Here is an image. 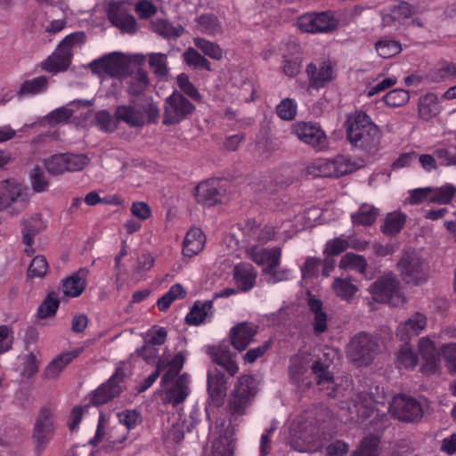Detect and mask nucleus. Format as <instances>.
<instances>
[{"label": "nucleus", "mask_w": 456, "mask_h": 456, "mask_svg": "<svg viewBox=\"0 0 456 456\" xmlns=\"http://www.w3.org/2000/svg\"><path fill=\"white\" fill-rule=\"evenodd\" d=\"M330 362L327 360L322 361L321 358L312 359L307 354L294 355L290 358L289 367V374L290 381L299 388H307L311 386V379L308 377L309 369L314 374L317 384L322 389L331 390L328 393L330 397L336 396V389L333 387L334 378L329 370Z\"/></svg>", "instance_id": "1"}, {"label": "nucleus", "mask_w": 456, "mask_h": 456, "mask_svg": "<svg viewBox=\"0 0 456 456\" xmlns=\"http://www.w3.org/2000/svg\"><path fill=\"white\" fill-rule=\"evenodd\" d=\"M346 138L354 148L368 154L379 149L382 133L370 117L362 110L348 116L346 122Z\"/></svg>", "instance_id": "2"}, {"label": "nucleus", "mask_w": 456, "mask_h": 456, "mask_svg": "<svg viewBox=\"0 0 456 456\" xmlns=\"http://www.w3.org/2000/svg\"><path fill=\"white\" fill-rule=\"evenodd\" d=\"M379 352L377 337L367 332H359L350 339L346 355L355 366H367L372 362Z\"/></svg>", "instance_id": "3"}, {"label": "nucleus", "mask_w": 456, "mask_h": 456, "mask_svg": "<svg viewBox=\"0 0 456 456\" xmlns=\"http://www.w3.org/2000/svg\"><path fill=\"white\" fill-rule=\"evenodd\" d=\"M256 394L255 379L252 376H243L240 379L239 385L230 394L227 412L230 423L235 422L246 414Z\"/></svg>", "instance_id": "4"}, {"label": "nucleus", "mask_w": 456, "mask_h": 456, "mask_svg": "<svg viewBox=\"0 0 456 456\" xmlns=\"http://www.w3.org/2000/svg\"><path fill=\"white\" fill-rule=\"evenodd\" d=\"M30 194L28 187L15 179L0 182V211L12 208V215L23 211L29 203Z\"/></svg>", "instance_id": "5"}, {"label": "nucleus", "mask_w": 456, "mask_h": 456, "mask_svg": "<svg viewBox=\"0 0 456 456\" xmlns=\"http://www.w3.org/2000/svg\"><path fill=\"white\" fill-rule=\"evenodd\" d=\"M369 291L375 301L393 306H399L405 301L400 289V281L393 273L379 277L370 285Z\"/></svg>", "instance_id": "6"}, {"label": "nucleus", "mask_w": 456, "mask_h": 456, "mask_svg": "<svg viewBox=\"0 0 456 456\" xmlns=\"http://www.w3.org/2000/svg\"><path fill=\"white\" fill-rule=\"evenodd\" d=\"M85 39L83 32H77L67 36L58 45L56 51L48 57L44 69L51 72L63 71L71 62L72 50L80 45Z\"/></svg>", "instance_id": "7"}, {"label": "nucleus", "mask_w": 456, "mask_h": 456, "mask_svg": "<svg viewBox=\"0 0 456 456\" xmlns=\"http://www.w3.org/2000/svg\"><path fill=\"white\" fill-rule=\"evenodd\" d=\"M194 104L181 92L174 91L164 102L162 123L172 126L181 123L195 111Z\"/></svg>", "instance_id": "8"}, {"label": "nucleus", "mask_w": 456, "mask_h": 456, "mask_svg": "<svg viewBox=\"0 0 456 456\" xmlns=\"http://www.w3.org/2000/svg\"><path fill=\"white\" fill-rule=\"evenodd\" d=\"M93 73L100 77L123 78L130 73L129 60L122 53H111L90 63Z\"/></svg>", "instance_id": "9"}, {"label": "nucleus", "mask_w": 456, "mask_h": 456, "mask_svg": "<svg viewBox=\"0 0 456 456\" xmlns=\"http://www.w3.org/2000/svg\"><path fill=\"white\" fill-rule=\"evenodd\" d=\"M397 269L406 283L419 284L426 281L428 266L423 258L414 251H405L397 263Z\"/></svg>", "instance_id": "10"}, {"label": "nucleus", "mask_w": 456, "mask_h": 456, "mask_svg": "<svg viewBox=\"0 0 456 456\" xmlns=\"http://www.w3.org/2000/svg\"><path fill=\"white\" fill-rule=\"evenodd\" d=\"M388 410L394 418L404 422L418 421L423 416L420 403L415 398L405 395L394 396Z\"/></svg>", "instance_id": "11"}, {"label": "nucleus", "mask_w": 456, "mask_h": 456, "mask_svg": "<svg viewBox=\"0 0 456 456\" xmlns=\"http://www.w3.org/2000/svg\"><path fill=\"white\" fill-rule=\"evenodd\" d=\"M355 170V164L345 156H337L330 159H322L309 167L314 175L339 177Z\"/></svg>", "instance_id": "12"}, {"label": "nucleus", "mask_w": 456, "mask_h": 456, "mask_svg": "<svg viewBox=\"0 0 456 456\" xmlns=\"http://www.w3.org/2000/svg\"><path fill=\"white\" fill-rule=\"evenodd\" d=\"M292 133L303 142L311 145L317 151L328 147V137L320 126L307 122H297L292 125Z\"/></svg>", "instance_id": "13"}, {"label": "nucleus", "mask_w": 456, "mask_h": 456, "mask_svg": "<svg viewBox=\"0 0 456 456\" xmlns=\"http://www.w3.org/2000/svg\"><path fill=\"white\" fill-rule=\"evenodd\" d=\"M338 22L328 12L308 13L298 20V27L306 33H327L337 29Z\"/></svg>", "instance_id": "14"}, {"label": "nucleus", "mask_w": 456, "mask_h": 456, "mask_svg": "<svg viewBox=\"0 0 456 456\" xmlns=\"http://www.w3.org/2000/svg\"><path fill=\"white\" fill-rule=\"evenodd\" d=\"M124 377L123 368L118 367L110 379L95 390L92 398L93 404L102 405L118 396L121 392L119 384L123 381Z\"/></svg>", "instance_id": "15"}, {"label": "nucleus", "mask_w": 456, "mask_h": 456, "mask_svg": "<svg viewBox=\"0 0 456 456\" xmlns=\"http://www.w3.org/2000/svg\"><path fill=\"white\" fill-rule=\"evenodd\" d=\"M225 189L216 179L204 181L196 187L195 197L203 206L212 207L222 201Z\"/></svg>", "instance_id": "16"}, {"label": "nucleus", "mask_w": 456, "mask_h": 456, "mask_svg": "<svg viewBox=\"0 0 456 456\" xmlns=\"http://www.w3.org/2000/svg\"><path fill=\"white\" fill-rule=\"evenodd\" d=\"M45 229V224L40 214L23 219L21 221L22 242L26 246L25 252L31 256L35 253L33 248L34 237Z\"/></svg>", "instance_id": "17"}, {"label": "nucleus", "mask_w": 456, "mask_h": 456, "mask_svg": "<svg viewBox=\"0 0 456 456\" xmlns=\"http://www.w3.org/2000/svg\"><path fill=\"white\" fill-rule=\"evenodd\" d=\"M213 362L223 367L231 376H234L239 367L234 361L236 354H232L227 344H221L218 346H209L207 349Z\"/></svg>", "instance_id": "18"}, {"label": "nucleus", "mask_w": 456, "mask_h": 456, "mask_svg": "<svg viewBox=\"0 0 456 456\" xmlns=\"http://www.w3.org/2000/svg\"><path fill=\"white\" fill-rule=\"evenodd\" d=\"M234 428L223 425L218 429V436L212 444L210 456H233L235 449V439L233 438Z\"/></svg>", "instance_id": "19"}, {"label": "nucleus", "mask_w": 456, "mask_h": 456, "mask_svg": "<svg viewBox=\"0 0 456 456\" xmlns=\"http://www.w3.org/2000/svg\"><path fill=\"white\" fill-rule=\"evenodd\" d=\"M208 392L213 404L220 406L226 396V379L219 370H210L208 372Z\"/></svg>", "instance_id": "20"}, {"label": "nucleus", "mask_w": 456, "mask_h": 456, "mask_svg": "<svg viewBox=\"0 0 456 456\" xmlns=\"http://www.w3.org/2000/svg\"><path fill=\"white\" fill-rule=\"evenodd\" d=\"M248 257L260 266L279 265L281 257V249L279 247L261 248L255 245L246 248Z\"/></svg>", "instance_id": "21"}, {"label": "nucleus", "mask_w": 456, "mask_h": 456, "mask_svg": "<svg viewBox=\"0 0 456 456\" xmlns=\"http://www.w3.org/2000/svg\"><path fill=\"white\" fill-rule=\"evenodd\" d=\"M427 326V317L424 314L416 312L405 322L400 323L396 336L401 341H408L411 337L418 336Z\"/></svg>", "instance_id": "22"}, {"label": "nucleus", "mask_w": 456, "mask_h": 456, "mask_svg": "<svg viewBox=\"0 0 456 456\" xmlns=\"http://www.w3.org/2000/svg\"><path fill=\"white\" fill-rule=\"evenodd\" d=\"M257 329L256 325L249 322L237 324L230 331L231 344L239 351L245 350L257 333Z\"/></svg>", "instance_id": "23"}, {"label": "nucleus", "mask_w": 456, "mask_h": 456, "mask_svg": "<svg viewBox=\"0 0 456 456\" xmlns=\"http://www.w3.org/2000/svg\"><path fill=\"white\" fill-rule=\"evenodd\" d=\"M419 351L424 362L423 371L427 374L435 373L439 366L440 354L433 342L428 338H421L419 340Z\"/></svg>", "instance_id": "24"}, {"label": "nucleus", "mask_w": 456, "mask_h": 456, "mask_svg": "<svg viewBox=\"0 0 456 456\" xmlns=\"http://www.w3.org/2000/svg\"><path fill=\"white\" fill-rule=\"evenodd\" d=\"M373 402L370 395L366 392H361L352 398L349 410L355 412V421H364L373 414Z\"/></svg>", "instance_id": "25"}, {"label": "nucleus", "mask_w": 456, "mask_h": 456, "mask_svg": "<svg viewBox=\"0 0 456 456\" xmlns=\"http://www.w3.org/2000/svg\"><path fill=\"white\" fill-rule=\"evenodd\" d=\"M233 278L240 289L243 292L250 290L256 284V272L248 263L236 265L233 269Z\"/></svg>", "instance_id": "26"}, {"label": "nucleus", "mask_w": 456, "mask_h": 456, "mask_svg": "<svg viewBox=\"0 0 456 456\" xmlns=\"http://www.w3.org/2000/svg\"><path fill=\"white\" fill-rule=\"evenodd\" d=\"M129 75L126 81V93L133 97L142 95L150 86L148 72L138 68L135 71L129 73Z\"/></svg>", "instance_id": "27"}, {"label": "nucleus", "mask_w": 456, "mask_h": 456, "mask_svg": "<svg viewBox=\"0 0 456 456\" xmlns=\"http://www.w3.org/2000/svg\"><path fill=\"white\" fill-rule=\"evenodd\" d=\"M83 352L82 347L60 354L53 359L45 368L44 376L45 379H55L60 372L75 358Z\"/></svg>", "instance_id": "28"}, {"label": "nucleus", "mask_w": 456, "mask_h": 456, "mask_svg": "<svg viewBox=\"0 0 456 456\" xmlns=\"http://www.w3.org/2000/svg\"><path fill=\"white\" fill-rule=\"evenodd\" d=\"M306 72L314 87H323L327 83L330 82L333 78V69L330 64L322 62L319 69L314 63L307 65Z\"/></svg>", "instance_id": "29"}, {"label": "nucleus", "mask_w": 456, "mask_h": 456, "mask_svg": "<svg viewBox=\"0 0 456 456\" xmlns=\"http://www.w3.org/2000/svg\"><path fill=\"white\" fill-rule=\"evenodd\" d=\"M89 271L86 268H80L77 273L63 281V293L69 297H78L85 290L86 286V278Z\"/></svg>", "instance_id": "30"}, {"label": "nucleus", "mask_w": 456, "mask_h": 456, "mask_svg": "<svg viewBox=\"0 0 456 456\" xmlns=\"http://www.w3.org/2000/svg\"><path fill=\"white\" fill-rule=\"evenodd\" d=\"M115 118L131 127H140L144 125V115L140 110L131 105H120L116 108Z\"/></svg>", "instance_id": "31"}, {"label": "nucleus", "mask_w": 456, "mask_h": 456, "mask_svg": "<svg viewBox=\"0 0 456 456\" xmlns=\"http://www.w3.org/2000/svg\"><path fill=\"white\" fill-rule=\"evenodd\" d=\"M339 267L346 270H355L367 280H371L374 277V273L367 270L368 263L365 257L354 253L344 255L339 261Z\"/></svg>", "instance_id": "32"}, {"label": "nucleus", "mask_w": 456, "mask_h": 456, "mask_svg": "<svg viewBox=\"0 0 456 456\" xmlns=\"http://www.w3.org/2000/svg\"><path fill=\"white\" fill-rule=\"evenodd\" d=\"M307 305L314 314L312 325L314 333L325 332L327 330V314L322 310V302L314 295L308 294Z\"/></svg>", "instance_id": "33"}, {"label": "nucleus", "mask_w": 456, "mask_h": 456, "mask_svg": "<svg viewBox=\"0 0 456 456\" xmlns=\"http://www.w3.org/2000/svg\"><path fill=\"white\" fill-rule=\"evenodd\" d=\"M189 376L183 374L179 376L173 387L166 394V401L173 406H176L185 400L189 394Z\"/></svg>", "instance_id": "34"}, {"label": "nucleus", "mask_w": 456, "mask_h": 456, "mask_svg": "<svg viewBox=\"0 0 456 456\" xmlns=\"http://www.w3.org/2000/svg\"><path fill=\"white\" fill-rule=\"evenodd\" d=\"M151 29L167 40H176L184 32L181 25L174 26L170 21L165 19L157 18L150 22Z\"/></svg>", "instance_id": "35"}, {"label": "nucleus", "mask_w": 456, "mask_h": 456, "mask_svg": "<svg viewBox=\"0 0 456 456\" xmlns=\"http://www.w3.org/2000/svg\"><path fill=\"white\" fill-rule=\"evenodd\" d=\"M205 243V235L199 228L191 229L183 240V253L186 256H193L200 253Z\"/></svg>", "instance_id": "36"}, {"label": "nucleus", "mask_w": 456, "mask_h": 456, "mask_svg": "<svg viewBox=\"0 0 456 456\" xmlns=\"http://www.w3.org/2000/svg\"><path fill=\"white\" fill-rule=\"evenodd\" d=\"M111 23L121 31L133 34L136 31V20L134 17L125 11H111L110 12Z\"/></svg>", "instance_id": "37"}, {"label": "nucleus", "mask_w": 456, "mask_h": 456, "mask_svg": "<svg viewBox=\"0 0 456 456\" xmlns=\"http://www.w3.org/2000/svg\"><path fill=\"white\" fill-rule=\"evenodd\" d=\"M149 66L153 74L161 79H167L169 72L167 56L162 53H151L148 54Z\"/></svg>", "instance_id": "38"}, {"label": "nucleus", "mask_w": 456, "mask_h": 456, "mask_svg": "<svg viewBox=\"0 0 456 456\" xmlns=\"http://www.w3.org/2000/svg\"><path fill=\"white\" fill-rule=\"evenodd\" d=\"M406 221L405 215L398 212L387 214L381 226V232L387 236H394L401 232Z\"/></svg>", "instance_id": "39"}, {"label": "nucleus", "mask_w": 456, "mask_h": 456, "mask_svg": "<svg viewBox=\"0 0 456 456\" xmlns=\"http://www.w3.org/2000/svg\"><path fill=\"white\" fill-rule=\"evenodd\" d=\"M212 306L213 303L211 300L205 301L204 303L200 301L195 302L192 308L185 317L186 323L191 325H199L202 323Z\"/></svg>", "instance_id": "40"}, {"label": "nucleus", "mask_w": 456, "mask_h": 456, "mask_svg": "<svg viewBox=\"0 0 456 456\" xmlns=\"http://www.w3.org/2000/svg\"><path fill=\"white\" fill-rule=\"evenodd\" d=\"M439 112L437 97L428 94L420 97L419 102V115L424 120H429Z\"/></svg>", "instance_id": "41"}, {"label": "nucleus", "mask_w": 456, "mask_h": 456, "mask_svg": "<svg viewBox=\"0 0 456 456\" xmlns=\"http://www.w3.org/2000/svg\"><path fill=\"white\" fill-rule=\"evenodd\" d=\"M197 23L202 33L214 36L223 32L222 24L214 14H201L197 18Z\"/></svg>", "instance_id": "42"}, {"label": "nucleus", "mask_w": 456, "mask_h": 456, "mask_svg": "<svg viewBox=\"0 0 456 456\" xmlns=\"http://www.w3.org/2000/svg\"><path fill=\"white\" fill-rule=\"evenodd\" d=\"M378 214L379 210L373 206L362 204L351 217L354 224L370 225L377 219Z\"/></svg>", "instance_id": "43"}, {"label": "nucleus", "mask_w": 456, "mask_h": 456, "mask_svg": "<svg viewBox=\"0 0 456 456\" xmlns=\"http://www.w3.org/2000/svg\"><path fill=\"white\" fill-rule=\"evenodd\" d=\"M183 61L193 69H212L211 63L193 47H188L183 53Z\"/></svg>", "instance_id": "44"}, {"label": "nucleus", "mask_w": 456, "mask_h": 456, "mask_svg": "<svg viewBox=\"0 0 456 456\" xmlns=\"http://www.w3.org/2000/svg\"><path fill=\"white\" fill-rule=\"evenodd\" d=\"M430 202L437 204H449L456 193V187L447 183L441 187H431Z\"/></svg>", "instance_id": "45"}, {"label": "nucleus", "mask_w": 456, "mask_h": 456, "mask_svg": "<svg viewBox=\"0 0 456 456\" xmlns=\"http://www.w3.org/2000/svg\"><path fill=\"white\" fill-rule=\"evenodd\" d=\"M193 44L205 55L211 59L219 61L223 58V50L214 42L208 41L203 37H195L193 39Z\"/></svg>", "instance_id": "46"}, {"label": "nucleus", "mask_w": 456, "mask_h": 456, "mask_svg": "<svg viewBox=\"0 0 456 456\" xmlns=\"http://www.w3.org/2000/svg\"><path fill=\"white\" fill-rule=\"evenodd\" d=\"M379 440L375 436L362 439L361 445L351 456H379Z\"/></svg>", "instance_id": "47"}, {"label": "nucleus", "mask_w": 456, "mask_h": 456, "mask_svg": "<svg viewBox=\"0 0 456 456\" xmlns=\"http://www.w3.org/2000/svg\"><path fill=\"white\" fill-rule=\"evenodd\" d=\"M186 296V291L179 283L173 285L169 290L159 298L157 305L160 311L168 309L173 301L177 298H183Z\"/></svg>", "instance_id": "48"}, {"label": "nucleus", "mask_w": 456, "mask_h": 456, "mask_svg": "<svg viewBox=\"0 0 456 456\" xmlns=\"http://www.w3.org/2000/svg\"><path fill=\"white\" fill-rule=\"evenodd\" d=\"M332 288L337 296L345 300H350L358 291L357 287L350 280L344 278H336Z\"/></svg>", "instance_id": "49"}, {"label": "nucleus", "mask_w": 456, "mask_h": 456, "mask_svg": "<svg viewBox=\"0 0 456 456\" xmlns=\"http://www.w3.org/2000/svg\"><path fill=\"white\" fill-rule=\"evenodd\" d=\"M60 305L59 296L56 292H50L47 294L45 300L40 305L37 315L41 319H45L53 315Z\"/></svg>", "instance_id": "50"}, {"label": "nucleus", "mask_w": 456, "mask_h": 456, "mask_svg": "<svg viewBox=\"0 0 456 456\" xmlns=\"http://www.w3.org/2000/svg\"><path fill=\"white\" fill-rule=\"evenodd\" d=\"M403 342V345L397 354V364L399 367L413 368L417 365L418 356L407 341Z\"/></svg>", "instance_id": "51"}, {"label": "nucleus", "mask_w": 456, "mask_h": 456, "mask_svg": "<svg viewBox=\"0 0 456 456\" xmlns=\"http://www.w3.org/2000/svg\"><path fill=\"white\" fill-rule=\"evenodd\" d=\"M54 428H39L35 427L33 432V439L36 442V452L40 454L51 441L53 435Z\"/></svg>", "instance_id": "52"}, {"label": "nucleus", "mask_w": 456, "mask_h": 456, "mask_svg": "<svg viewBox=\"0 0 456 456\" xmlns=\"http://www.w3.org/2000/svg\"><path fill=\"white\" fill-rule=\"evenodd\" d=\"M177 85L183 95L186 94L195 102H201V94L199 93L194 85L190 81L189 77L185 73H181L177 76Z\"/></svg>", "instance_id": "53"}, {"label": "nucleus", "mask_w": 456, "mask_h": 456, "mask_svg": "<svg viewBox=\"0 0 456 456\" xmlns=\"http://www.w3.org/2000/svg\"><path fill=\"white\" fill-rule=\"evenodd\" d=\"M378 54L384 58H391L402 50L401 45L394 40H379L375 45Z\"/></svg>", "instance_id": "54"}, {"label": "nucleus", "mask_w": 456, "mask_h": 456, "mask_svg": "<svg viewBox=\"0 0 456 456\" xmlns=\"http://www.w3.org/2000/svg\"><path fill=\"white\" fill-rule=\"evenodd\" d=\"M134 354L142 358L147 363L155 364L156 366L159 360L164 359V354L160 355L159 354V348L149 344H143L142 346L136 349Z\"/></svg>", "instance_id": "55"}, {"label": "nucleus", "mask_w": 456, "mask_h": 456, "mask_svg": "<svg viewBox=\"0 0 456 456\" xmlns=\"http://www.w3.org/2000/svg\"><path fill=\"white\" fill-rule=\"evenodd\" d=\"M46 170L53 175H60L67 172L65 154L51 156L44 161Z\"/></svg>", "instance_id": "56"}, {"label": "nucleus", "mask_w": 456, "mask_h": 456, "mask_svg": "<svg viewBox=\"0 0 456 456\" xmlns=\"http://www.w3.org/2000/svg\"><path fill=\"white\" fill-rule=\"evenodd\" d=\"M30 183L35 192H43L47 190L49 181L39 167H35L30 172Z\"/></svg>", "instance_id": "57"}, {"label": "nucleus", "mask_w": 456, "mask_h": 456, "mask_svg": "<svg viewBox=\"0 0 456 456\" xmlns=\"http://www.w3.org/2000/svg\"><path fill=\"white\" fill-rule=\"evenodd\" d=\"M47 270L48 263L46 258L44 256L39 255L35 256L31 261L28 270V276L42 278L46 274Z\"/></svg>", "instance_id": "58"}, {"label": "nucleus", "mask_w": 456, "mask_h": 456, "mask_svg": "<svg viewBox=\"0 0 456 456\" xmlns=\"http://www.w3.org/2000/svg\"><path fill=\"white\" fill-rule=\"evenodd\" d=\"M67 172H77L89 164V159L84 154H65Z\"/></svg>", "instance_id": "59"}, {"label": "nucleus", "mask_w": 456, "mask_h": 456, "mask_svg": "<svg viewBox=\"0 0 456 456\" xmlns=\"http://www.w3.org/2000/svg\"><path fill=\"white\" fill-rule=\"evenodd\" d=\"M349 247V241L341 237H338L326 243L323 253L328 256H334L346 251Z\"/></svg>", "instance_id": "60"}, {"label": "nucleus", "mask_w": 456, "mask_h": 456, "mask_svg": "<svg viewBox=\"0 0 456 456\" xmlns=\"http://www.w3.org/2000/svg\"><path fill=\"white\" fill-rule=\"evenodd\" d=\"M277 115L284 120H291L297 114V104L294 100L286 98L276 108Z\"/></svg>", "instance_id": "61"}, {"label": "nucleus", "mask_w": 456, "mask_h": 456, "mask_svg": "<svg viewBox=\"0 0 456 456\" xmlns=\"http://www.w3.org/2000/svg\"><path fill=\"white\" fill-rule=\"evenodd\" d=\"M410 99L408 91L403 89H394L388 92L385 97V102L392 107L402 106Z\"/></svg>", "instance_id": "62"}, {"label": "nucleus", "mask_w": 456, "mask_h": 456, "mask_svg": "<svg viewBox=\"0 0 456 456\" xmlns=\"http://www.w3.org/2000/svg\"><path fill=\"white\" fill-rule=\"evenodd\" d=\"M47 86V79L45 77H38L31 80L26 81L20 87V94H37L45 90Z\"/></svg>", "instance_id": "63"}, {"label": "nucleus", "mask_w": 456, "mask_h": 456, "mask_svg": "<svg viewBox=\"0 0 456 456\" xmlns=\"http://www.w3.org/2000/svg\"><path fill=\"white\" fill-rule=\"evenodd\" d=\"M441 350L449 371L456 373V343L445 344Z\"/></svg>", "instance_id": "64"}]
</instances>
